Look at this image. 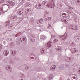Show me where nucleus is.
Instances as JSON below:
<instances>
[{
    "instance_id": "obj_28",
    "label": "nucleus",
    "mask_w": 80,
    "mask_h": 80,
    "mask_svg": "<svg viewBox=\"0 0 80 80\" xmlns=\"http://www.w3.org/2000/svg\"><path fill=\"white\" fill-rule=\"evenodd\" d=\"M58 40L57 38H55L54 39V40L53 41V42L54 43H55L56 42H58Z\"/></svg>"
},
{
    "instance_id": "obj_13",
    "label": "nucleus",
    "mask_w": 80,
    "mask_h": 80,
    "mask_svg": "<svg viewBox=\"0 0 80 80\" xmlns=\"http://www.w3.org/2000/svg\"><path fill=\"white\" fill-rule=\"evenodd\" d=\"M62 49V47L59 46H58L56 48V50H57V51H59V52H60V50H61V49Z\"/></svg>"
},
{
    "instance_id": "obj_5",
    "label": "nucleus",
    "mask_w": 80,
    "mask_h": 80,
    "mask_svg": "<svg viewBox=\"0 0 80 80\" xmlns=\"http://www.w3.org/2000/svg\"><path fill=\"white\" fill-rule=\"evenodd\" d=\"M18 13L19 15H22L23 13V10L22 9H20L18 10Z\"/></svg>"
},
{
    "instance_id": "obj_19",
    "label": "nucleus",
    "mask_w": 80,
    "mask_h": 80,
    "mask_svg": "<svg viewBox=\"0 0 80 80\" xmlns=\"http://www.w3.org/2000/svg\"><path fill=\"white\" fill-rule=\"evenodd\" d=\"M53 77H54L53 76V75L52 74H50L49 76V78L50 80H51V79H53Z\"/></svg>"
},
{
    "instance_id": "obj_15",
    "label": "nucleus",
    "mask_w": 80,
    "mask_h": 80,
    "mask_svg": "<svg viewBox=\"0 0 80 80\" xmlns=\"http://www.w3.org/2000/svg\"><path fill=\"white\" fill-rule=\"evenodd\" d=\"M56 67V66H52L50 68V70H52V71H53L55 68Z\"/></svg>"
},
{
    "instance_id": "obj_30",
    "label": "nucleus",
    "mask_w": 80,
    "mask_h": 80,
    "mask_svg": "<svg viewBox=\"0 0 80 80\" xmlns=\"http://www.w3.org/2000/svg\"><path fill=\"white\" fill-rule=\"evenodd\" d=\"M8 69H10L9 70H10V72H12V68H11V67H10V66L9 65V67L8 68Z\"/></svg>"
},
{
    "instance_id": "obj_54",
    "label": "nucleus",
    "mask_w": 80,
    "mask_h": 80,
    "mask_svg": "<svg viewBox=\"0 0 80 80\" xmlns=\"http://www.w3.org/2000/svg\"><path fill=\"white\" fill-rule=\"evenodd\" d=\"M25 14L26 15H27V14H26V13H25Z\"/></svg>"
},
{
    "instance_id": "obj_3",
    "label": "nucleus",
    "mask_w": 80,
    "mask_h": 80,
    "mask_svg": "<svg viewBox=\"0 0 80 80\" xmlns=\"http://www.w3.org/2000/svg\"><path fill=\"white\" fill-rule=\"evenodd\" d=\"M70 51L72 53H77L78 52V50L77 49L75 48H72L70 49Z\"/></svg>"
},
{
    "instance_id": "obj_36",
    "label": "nucleus",
    "mask_w": 80,
    "mask_h": 80,
    "mask_svg": "<svg viewBox=\"0 0 80 80\" xmlns=\"http://www.w3.org/2000/svg\"><path fill=\"white\" fill-rule=\"evenodd\" d=\"M26 11H27L28 12H30V8H27L26 9Z\"/></svg>"
},
{
    "instance_id": "obj_38",
    "label": "nucleus",
    "mask_w": 80,
    "mask_h": 80,
    "mask_svg": "<svg viewBox=\"0 0 80 80\" xmlns=\"http://www.w3.org/2000/svg\"><path fill=\"white\" fill-rule=\"evenodd\" d=\"M45 13H46V14H47V15H48V14H49V13L48 12L46 11V12H45Z\"/></svg>"
},
{
    "instance_id": "obj_33",
    "label": "nucleus",
    "mask_w": 80,
    "mask_h": 80,
    "mask_svg": "<svg viewBox=\"0 0 80 80\" xmlns=\"http://www.w3.org/2000/svg\"><path fill=\"white\" fill-rule=\"evenodd\" d=\"M30 41H31V42H34L35 41V39L34 38H31L30 39Z\"/></svg>"
},
{
    "instance_id": "obj_11",
    "label": "nucleus",
    "mask_w": 80,
    "mask_h": 80,
    "mask_svg": "<svg viewBox=\"0 0 80 80\" xmlns=\"http://www.w3.org/2000/svg\"><path fill=\"white\" fill-rule=\"evenodd\" d=\"M35 7L36 8L38 9H40V8H41V4H37L36 5Z\"/></svg>"
},
{
    "instance_id": "obj_10",
    "label": "nucleus",
    "mask_w": 80,
    "mask_h": 80,
    "mask_svg": "<svg viewBox=\"0 0 80 80\" xmlns=\"http://www.w3.org/2000/svg\"><path fill=\"white\" fill-rule=\"evenodd\" d=\"M11 53L12 55H13L14 56L16 55V53H17V52L16 51L12 50L11 51Z\"/></svg>"
},
{
    "instance_id": "obj_55",
    "label": "nucleus",
    "mask_w": 80,
    "mask_h": 80,
    "mask_svg": "<svg viewBox=\"0 0 80 80\" xmlns=\"http://www.w3.org/2000/svg\"><path fill=\"white\" fill-rule=\"evenodd\" d=\"M6 2V3H7V2Z\"/></svg>"
},
{
    "instance_id": "obj_41",
    "label": "nucleus",
    "mask_w": 80,
    "mask_h": 80,
    "mask_svg": "<svg viewBox=\"0 0 80 80\" xmlns=\"http://www.w3.org/2000/svg\"><path fill=\"white\" fill-rule=\"evenodd\" d=\"M3 43H4V44L5 45V44H6V42H5V41H4V42H3Z\"/></svg>"
},
{
    "instance_id": "obj_57",
    "label": "nucleus",
    "mask_w": 80,
    "mask_h": 80,
    "mask_svg": "<svg viewBox=\"0 0 80 80\" xmlns=\"http://www.w3.org/2000/svg\"><path fill=\"white\" fill-rule=\"evenodd\" d=\"M6 5H7V4H6Z\"/></svg>"
},
{
    "instance_id": "obj_24",
    "label": "nucleus",
    "mask_w": 80,
    "mask_h": 80,
    "mask_svg": "<svg viewBox=\"0 0 80 80\" xmlns=\"http://www.w3.org/2000/svg\"><path fill=\"white\" fill-rule=\"evenodd\" d=\"M48 26L47 27V28L48 29H51V28H52V25H51V24H48Z\"/></svg>"
},
{
    "instance_id": "obj_32",
    "label": "nucleus",
    "mask_w": 80,
    "mask_h": 80,
    "mask_svg": "<svg viewBox=\"0 0 80 80\" xmlns=\"http://www.w3.org/2000/svg\"><path fill=\"white\" fill-rule=\"evenodd\" d=\"M31 56H32L30 57L31 59H34V58H35V57L33 56V55L32 54Z\"/></svg>"
},
{
    "instance_id": "obj_50",
    "label": "nucleus",
    "mask_w": 80,
    "mask_h": 80,
    "mask_svg": "<svg viewBox=\"0 0 80 80\" xmlns=\"http://www.w3.org/2000/svg\"><path fill=\"white\" fill-rule=\"evenodd\" d=\"M68 80H70V79H68Z\"/></svg>"
},
{
    "instance_id": "obj_34",
    "label": "nucleus",
    "mask_w": 80,
    "mask_h": 80,
    "mask_svg": "<svg viewBox=\"0 0 80 80\" xmlns=\"http://www.w3.org/2000/svg\"><path fill=\"white\" fill-rule=\"evenodd\" d=\"M8 67H9V65L6 66L5 67V68H6V70H8Z\"/></svg>"
},
{
    "instance_id": "obj_47",
    "label": "nucleus",
    "mask_w": 80,
    "mask_h": 80,
    "mask_svg": "<svg viewBox=\"0 0 80 80\" xmlns=\"http://www.w3.org/2000/svg\"><path fill=\"white\" fill-rule=\"evenodd\" d=\"M61 28H62V29H63V27H61Z\"/></svg>"
},
{
    "instance_id": "obj_22",
    "label": "nucleus",
    "mask_w": 80,
    "mask_h": 80,
    "mask_svg": "<svg viewBox=\"0 0 80 80\" xmlns=\"http://www.w3.org/2000/svg\"><path fill=\"white\" fill-rule=\"evenodd\" d=\"M52 18L50 17H48L47 18H45V20L46 22H48V20H50Z\"/></svg>"
},
{
    "instance_id": "obj_20",
    "label": "nucleus",
    "mask_w": 80,
    "mask_h": 80,
    "mask_svg": "<svg viewBox=\"0 0 80 80\" xmlns=\"http://www.w3.org/2000/svg\"><path fill=\"white\" fill-rule=\"evenodd\" d=\"M5 23L6 26H8L10 25V21L8 20L6 21Z\"/></svg>"
},
{
    "instance_id": "obj_48",
    "label": "nucleus",
    "mask_w": 80,
    "mask_h": 80,
    "mask_svg": "<svg viewBox=\"0 0 80 80\" xmlns=\"http://www.w3.org/2000/svg\"><path fill=\"white\" fill-rule=\"evenodd\" d=\"M65 60H67V61H68V59H66Z\"/></svg>"
},
{
    "instance_id": "obj_14",
    "label": "nucleus",
    "mask_w": 80,
    "mask_h": 80,
    "mask_svg": "<svg viewBox=\"0 0 80 80\" xmlns=\"http://www.w3.org/2000/svg\"><path fill=\"white\" fill-rule=\"evenodd\" d=\"M41 53L42 55H43V54L45 53V49H44V48H42L41 49Z\"/></svg>"
},
{
    "instance_id": "obj_9",
    "label": "nucleus",
    "mask_w": 80,
    "mask_h": 80,
    "mask_svg": "<svg viewBox=\"0 0 80 80\" xmlns=\"http://www.w3.org/2000/svg\"><path fill=\"white\" fill-rule=\"evenodd\" d=\"M61 20L63 22H64L66 24H67L68 23V21L67 19H62Z\"/></svg>"
},
{
    "instance_id": "obj_2",
    "label": "nucleus",
    "mask_w": 80,
    "mask_h": 80,
    "mask_svg": "<svg viewBox=\"0 0 80 80\" xmlns=\"http://www.w3.org/2000/svg\"><path fill=\"white\" fill-rule=\"evenodd\" d=\"M67 37H68V35H67V33L66 32L63 35L60 36L59 38L61 40L64 41H65V40L66 39L65 38H66Z\"/></svg>"
},
{
    "instance_id": "obj_31",
    "label": "nucleus",
    "mask_w": 80,
    "mask_h": 80,
    "mask_svg": "<svg viewBox=\"0 0 80 80\" xmlns=\"http://www.w3.org/2000/svg\"><path fill=\"white\" fill-rule=\"evenodd\" d=\"M9 63H11V64H13V62L12 60H10L9 61Z\"/></svg>"
},
{
    "instance_id": "obj_40",
    "label": "nucleus",
    "mask_w": 80,
    "mask_h": 80,
    "mask_svg": "<svg viewBox=\"0 0 80 80\" xmlns=\"http://www.w3.org/2000/svg\"><path fill=\"white\" fill-rule=\"evenodd\" d=\"M40 27L41 28H43V25H41V26H40Z\"/></svg>"
},
{
    "instance_id": "obj_7",
    "label": "nucleus",
    "mask_w": 80,
    "mask_h": 80,
    "mask_svg": "<svg viewBox=\"0 0 80 80\" xmlns=\"http://www.w3.org/2000/svg\"><path fill=\"white\" fill-rule=\"evenodd\" d=\"M20 40L21 42H26L27 38L25 37H22L20 38Z\"/></svg>"
},
{
    "instance_id": "obj_12",
    "label": "nucleus",
    "mask_w": 80,
    "mask_h": 80,
    "mask_svg": "<svg viewBox=\"0 0 80 80\" xmlns=\"http://www.w3.org/2000/svg\"><path fill=\"white\" fill-rule=\"evenodd\" d=\"M78 26L76 25H75L74 26H73V30H78Z\"/></svg>"
},
{
    "instance_id": "obj_35",
    "label": "nucleus",
    "mask_w": 80,
    "mask_h": 80,
    "mask_svg": "<svg viewBox=\"0 0 80 80\" xmlns=\"http://www.w3.org/2000/svg\"><path fill=\"white\" fill-rule=\"evenodd\" d=\"M4 0H1L0 1V3H4Z\"/></svg>"
},
{
    "instance_id": "obj_52",
    "label": "nucleus",
    "mask_w": 80,
    "mask_h": 80,
    "mask_svg": "<svg viewBox=\"0 0 80 80\" xmlns=\"http://www.w3.org/2000/svg\"><path fill=\"white\" fill-rule=\"evenodd\" d=\"M79 43H79V45H80V42Z\"/></svg>"
},
{
    "instance_id": "obj_51",
    "label": "nucleus",
    "mask_w": 80,
    "mask_h": 80,
    "mask_svg": "<svg viewBox=\"0 0 80 80\" xmlns=\"http://www.w3.org/2000/svg\"><path fill=\"white\" fill-rule=\"evenodd\" d=\"M21 80H23V79H22Z\"/></svg>"
},
{
    "instance_id": "obj_27",
    "label": "nucleus",
    "mask_w": 80,
    "mask_h": 80,
    "mask_svg": "<svg viewBox=\"0 0 80 80\" xmlns=\"http://www.w3.org/2000/svg\"><path fill=\"white\" fill-rule=\"evenodd\" d=\"M34 22V20L33 19H31V20H30V23H31L32 24H33V22Z\"/></svg>"
},
{
    "instance_id": "obj_21",
    "label": "nucleus",
    "mask_w": 80,
    "mask_h": 80,
    "mask_svg": "<svg viewBox=\"0 0 80 80\" xmlns=\"http://www.w3.org/2000/svg\"><path fill=\"white\" fill-rule=\"evenodd\" d=\"M72 77L73 79H77V76L76 74H73L72 76Z\"/></svg>"
},
{
    "instance_id": "obj_49",
    "label": "nucleus",
    "mask_w": 80,
    "mask_h": 80,
    "mask_svg": "<svg viewBox=\"0 0 80 80\" xmlns=\"http://www.w3.org/2000/svg\"><path fill=\"white\" fill-rule=\"evenodd\" d=\"M35 59H36V58H37V57H35Z\"/></svg>"
},
{
    "instance_id": "obj_25",
    "label": "nucleus",
    "mask_w": 80,
    "mask_h": 80,
    "mask_svg": "<svg viewBox=\"0 0 80 80\" xmlns=\"http://www.w3.org/2000/svg\"><path fill=\"white\" fill-rule=\"evenodd\" d=\"M77 2H78L76 3V5L80 7V1L79 0H78Z\"/></svg>"
},
{
    "instance_id": "obj_16",
    "label": "nucleus",
    "mask_w": 80,
    "mask_h": 80,
    "mask_svg": "<svg viewBox=\"0 0 80 80\" xmlns=\"http://www.w3.org/2000/svg\"><path fill=\"white\" fill-rule=\"evenodd\" d=\"M43 22V20L42 19H41L37 23L38 24V25H40V24H42V22Z\"/></svg>"
},
{
    "instance_id": "obj_26",
    "label": "nucleus",
    "mask_w": 80,
    "mask_h": 80,
    "mask_svg": "<svg viewBox=\"0 0 80 80\" xmlns=\"http://www.w3.org/2000/svg\"><path fill=\"white\" fill-rule=\"evenodd\" d=\"M70 45H71V46H72V47H74L75 46V43L73 42H70Z\"/></svg>"
},
{
    "instance_id": "obj_1",
    "label": "nucleus",
    "mask_w": 80,
    "mask_h": 80,
    "mask_svg": "<svg viewBox=\"0 0 80 80\" xmlns=\"http://www.w3.org/2000/svg\"><path fill=\"white\" fill-rule=\"evenodd\" d=\"M47 1H43L42 3V4L43 6H45V5L47 7H50V8H54L55 7V4L53 3H52V2H47Z\"/></svg>"
},
{
    "instance_id": "obj_43",
    "label": "nucleus",
    "mask_w": 80,
    "mask_h": 80,
    "mask_svg": "<svg viewBox=\"0 0 80 80\" xmlns=\"http://www.w3.org/2000/svg\"><path fill=\"white\" fill-rule=\"evenodd\" d=\"M60 80H63V78H60Z\"/></svg>"
},
{
    "instance_id": "obj_53",
    "label": "nucleus",
    "mask_w": 80,
    "mask_h": 80,
    "mask_svg": "<svg viewBox=\"0 0 80 80\" xmlns=\"http://www.w3.org/2000/svg\"><path fill=\"white\" fill-rule=\"evenodd\" d=\"M13 27L12 26L11 27V28H12Z\"/></svg>"
},
{
    "instance_id": "obj_18",
    "label": "nucleus",
    "mask_w": 80,
    "mask_h": 80,
    "mask_svg": "<svg viewBox=\"0 0 80 80\" xmlns=\"http://www.w3.org/2000/svg\"><path fill=\"white\" fill-rule=\"evenodd\" d=\"M73 25L72 24V25H71L70 26H69L68 27V29H70L71 30H72V29L73 30Z\"/></svg>"
},
{
    "instance_id": "obj_56",
    "label": "nucleus",
    "mask_w": 80,
    "mask_h": 80,
    "mask_svg": "<svg viewBox=\"0 0 80 80\" xmlns=\"http://www.w3.org/2000/svg\"><path fill=\"white\" fill-rule=\"evenodd\" d=\"M8 3H10V2H8Z\"/></svg>"
},
{
    "instance_id": "obj_23",
    "label": "nucleus",
    "mask_w": 80,
    "mask_h": 80,
    "mask_svg": "<svg viewBox=\"0 0 80 80\" xmlns=\"http://www.w3.org/2000/svg\"><path fill=\"white\" fill-rule=\"evenodd\" d=\"M25 7H30V3L27 2V3H26L25 5Z\"/></svg>"
},
{
    "instance_id": "obj_39",
    "label": "nucleus",
    "mask_w": 80,
    "mask_h": 80,
    "mask_svg": "<svg viewBox=\"0 0 80 80\" xmlns=\"http://www.w3.org/2000/svg\"><path fill=\"white\" fill-rule=\"evenodd\" d=\"M2 48V45L1 44H0V51L1 50Z\"/></svg>"
},
{
    "instance_id": "obj_8",
    "label": "nucleus",
    "mask_w": 80,
    "mask_h": 80,
    "mask_svg": "<svg viewBox=\"0 0 80 80\" xmlns=\"http://www.w3.org/2000/svg\"><path fill=\"white\" fill-rule=\"evenodd\" d=\"M40 39L42 41L45 40L46 39V38L45 37V36L44 35H41L40 36Z\"/></svg>"
},
{
    "instance_id": "obj_29",
    "label": "nucleus",
    "mask_w": 80,
    "mask_h": 80,
    "mask_svg": "<svg viewBox=\"0 0 80 80\" xmlns=\"http://www.w3.org/2000/svg\"><path fill=\"white\" fill-rule=\"evenodd\" d=\"M55 35L53 34L51 35V38H52V39H53V38H55Z\"/></svg>"
},
{
    "instance_id": "obj_6",
    "label": "nucleus",
    "mask_w": 80,
    "mask_h": 80,
    "mask_svg": "<svg viewBox=\"0 0 80 80\" xmlns=\"http://www.w3.org/2000/svg\"><path fill=\"white\" fill-rule=\"evenodd\" d=\"M3 53L5 56H7L9 54V51L7 50L4 51Z\"/></svg>"
},
{
    "instance_id": "obj_42",
    "label": "nucleus",
    "mask_w": 80,
    "mask_h": 80,
    "mask_svg": "<svg viewBox=\"0 0 80 80\" xmlns=\"http://www.w3.org/2000/svg\"><path fill=\"white\" fill-rule=\"evenodd\" d=\"M3 62H6V60L5 59H4V60H3Z\"/></svg>"
},
{
    "instance_id": "obj_45",
    "label": "nucleus",
    "mask_w": 80,
    "mask_h": 80,
    "mask_svg": "<svg viewBox=\"0 0 80 80\" xmlns=\"http://www.w3.org/2000/svg\"><path fill=\"white\" fill-rule=\"evenodd\" d=\"M12 4H13V5H14V3H13V2H12Z\"/></svg>"
},
{
    "instance_id": "obj_4",
    "label": "nucleus",
    "mask_w": 80,
    "mask_h": 80,
    "mask_svg": "<svg viewBox=\"0 0 80 80\" xmlns=\"http://www.w3.org/2000/svg\"><path fill=\"white\" fill-rule=\"evenodd\" d=\"M52 42L49 41L48 43L45 44V46L48 47V48H51L52 47Z\"/></svg>"
},
{
    "instance_id": "obj_37",
    "label": "nucleus",
    "mask_w": 80,
    "mask_h": 80,
    "mask_svg": "<svg viewBox=\"0 0 80 80\" xmlns=\"http://www.w3.org/2000/svg\"><path fill=\"white\" fill-rule=\"evenodd\" d=\"M9 17L11 19H12L13 18V17H12V15H10L9 16Z\"/></svg>"
},
{
    "instance_id": "obj_46",
    "label": "nucleus",
    "mask_w": 80,
    "mask_h": 80,
    "mask_svg": "<svg viewBox=\"0 0 80 80\" xmlns=\"http://www.w3.org/2000/svg\"><path fill=\"white\" fill-rule=\"evenodd\" d=\"M70 14L71 15H72V13H70Z\"/></svg>"
},
{
    "instance_id": "obj_17",
    "label": "nucleus",
    "mask_w": 80,
    "mask_h": 80,
    "mask_svg": "<svg viewBox=\"0 0 80 80\" xmlns=\"http://www.w3.org/2000/svg\"><path fill=\"white\" fill-rule=\"evenodd\" d=\"M13 21H16L17 19V17L16 15H14L12 17Z\"/></svg>"
},
{
    "instance_id": "obj_44",
    "label": "nucleus",
    "mask_w": 80,
    "mask_h": 80,
    "mask_svg": "<svg viewBox=\"0 0 80 80\" xmlns=\"http://www.w3.org/2000/svg\"><path fill=\"white\" fill-rule=\"evenodd\" d=\"M63 15H67V14L65 13L63 14Z\"/></svg>"
}]
</instances>
